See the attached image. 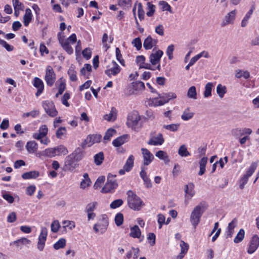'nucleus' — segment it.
I'll return each mask as SVG.
<instances>
[{
  "instance_id": "obj_1",
  "label": "nucleus",
  "mask_w": 259,
  "mask_h": 259,
  "mask_svg": "<svg viewBox=\"0 0 259 259\" xmlns=\"http://www.w3.org/2000/svg\"><path fill=\"white\" fill-rule=\"evenodd\" d=\"M126 195L127 205L131 209L135 211H139L142 207L145 205L140 197L133 191H127Z\"/></svg>"
},
{
  "instance_id": "obj_2",
  "label": "nucleus",
  "mask_w": 259,
  "mask_h": 259,
  "mask_svg": "<svg viewBox=\"0 0 259 259\" xmlns=\"http://www.w3.org/2000/svg\"><path fill=\"white\" fill-rule=\"evenodd\" d=\"M206 209V206L203 202H200L194 207L190 215V221L194 228H196L199 223L200 219Z\"/></svg>"
},
{
  "instance_id": "obj_3",
  "label": "nucleus",
  "mask_w": 259,
  "mask_h": 259,
  "mask_svg": "<svg viewBox=\"0 0 259 259\" xmlns=\"http://www.w3.org/2000/svg\"><path fill=\"white\" fill-rule=\"evenodd\" d=\"M142 119L138 111H134L130 113L127 115L126 125L128 127H131L133 129L136 128L139 122Z\"/></svg>"
},
{
  "instance_id": "obj_4",
  "label": "nucleus",
  "mask_w": 259,
  "mask_h": 259,
  "mask_svg": "<svg viewBox=\"0 0 259 259\" xmlns=\"http://www.w3.org/2000/svg\"><path fill=\"white\" fill-rule=\"evenodd\" d=\"M73 158L69 154L67 156L64 160V164L62 168V170L70 172L74 171L75 169L78 166V164Z\"/></svg>"
},
{
  "instance_id": "obj_5",
  "label": "nucleus",
  "mask_w": 259,
  "mask_h": 259,
  "mask_svg": "<svg viewBox=\"0 0 259 259\" xmlns=\"http://www.w3.org/2000/svg\"><path fill=\"white\" fill-rule=\"evenodd\" d=\"M42 106L46 112L51 117H55L57 115L58 111L55 108L54 103L48 100L44 101Z\"/></svg>"
},
{
  "instance_id": "obj_6",
  "label": "nucleus",
  "mask_w": 259,
  "mask_h": 259,
  "mask_svg": "<svg viewBox=\"0 0 259 259\" xmlns=\"http://www.w3.org/2000/svg\"><path fill=\"white\" fill-rule=\"evenodd\" d=\"M45 79L47 85L50 87L53 86L55 81L56 74L51 66H48L46 68Z\"/></svg>"
},
{
  "instance_id": "obj_7",
  "label": "nucleus",
  "mask_w": 259,
  "mask_h": 259,
  "mask_svg": "<svg viewBox=\"0 0 259 259\" xmlns=\"http://www.w3.org/2000/svg\"><path fill=\"white\" fill-rule=\"evenodd\" d=\"M58 39L60 44L63 49L69 55H71L73 52V49L69 45L68 40H65L64 36H61V32H59L57 34Z\"/></svg>"
},
{
  "instance_id": "obj_8",
  "label": "nucleus",
  "mask_w": 259,
  "mask_h": 259,
  "mask_svg": "<svg viewBox=\"0 0 259 259\" xmlns=\"http://www.w3.org/2000/svg\"><path fill=\"white\" fill-rule=\"evenodd\" d=\"M259 246V237L256 235H254L249 244V246L247 249V252L249 254H252L255 252Z\"/></svg>"
},
{
  "instance_id": "obj_9",
  "label": "nucleus",
  "mask_w": 259,
  "mask_h": 259,
  "mask_svg": "<svg viewBox=\"0 0 259 259\" xmlns=\"http://www.w3.org/2000/svg\"><path fill=\"white\" fill-rule=\"evenodd\" d=\"M33 85L37 89L35 96L36 97L39 96L44 90V84L42 80L39 78L35 77L33 79Z\"/></svg>"
},
{
  "instance_id": "obj_10",
  "label": "nucleus",
  "mask_w": 259,
  "mask_h": 259,
  "mask_svg": "<svg viewBox=\"0 0 259 259\" xmlns=\"http://www.w3.org/2000/svg\"><path fill=\"white\" fill-rule=\"evenodd\" d=\"M141 151H142V154L143 155L144 165H149L154 159V156L147 149L142 148L141 149Z\"/></svg>"
},
{
  "instance_id": "obj_11",
  "label": "nucleus",
  "mask_w": 259,
  "mask_h": 259,
  "mask_svg": "<svg viewBox=\"0 0 259 259\" xmlns=\"http://www.w3.org/2000/svg\"><path fill=\"white\" fill-rule=\"evenodd\" d=\"M163 55V52L160 50H158L154 53H151L149 56L150 62L153 65L158 63Z\"/></svg>"
},
{
  "instance_id": "obj_12",
  "label": "nucleus",
  "mask_w": 259,
  "mask_h": 259,
  "mask_svg": "<svg viewBox=\"0 0 259 259\" xmlns=\"http://www.w3.org/2000/svg\"><path fill=\"white\" fill-rule=\"evenodd\" d=\"M164 142V139L162 134L159 133L157 136L151 137L147 142V143L150 145L157 146L161 145Z\"/></svg>"
},
{
  "instance_id": "obj_13",
  "label": "nucleus",
  "mask_w": 259,
  "mask_h": 259,
  "mask_svg": "<svg viewBox=\"0 0 259 259\" xmlns=\"http://www.w3.org/2000/svg\"><path fill=\"white\" fill-rule=\"evenodd\" d=\"M130 138V135L128 134H124L120 136L112 141L113 145L115 147H119L122 144L127 142Z\"/></svg>"
},
{
  "instance_id": "obj_14",
  "label": "nucleus",
  "mask_w": 259,
  "mask_h": 259,
  "mask_svg": "<svg viewBox=\"0 0 259 259\" xmlns=\"http://www.w3.org/2000/svg\"><path fill=\"white\" fill-rule=\"evenodd\" d=\"M118 187L117 182H109L107 181L106 183L101 190L103 193H108L115 189Z\"/></svg>"
},
{
  "instance_id": "obj_15",
  "label": "nucleus",
  "mask_w": 259,
  "mask_h": 259,
  "mask_svg": "<svg viewBox=\"0 0 259 259\" xmlns=\"http://www.w3.org/2000/svg\"><path fill=\"white\" fill-rule=\"evenodd\" d=\"M84 151L80 147H77L75 150L70 155L77 162L80 161L83 157Z\"/></svg>"
},
{
  "instance_id": "obj_16",
  "label": "nucleus",
  "mask_w": 259,
  "mask_h": 259,
  "mask_svg": "<svg viewBox=\"0 0 259 259\" xmlns=\"http://www.w3.org/2000/svg\"><path fill=\"white\" fill-rule=\"evenodd\" d=\"M235 10H233L227 14L225 17L224 21L223 22L222 26H224L229 24L233 23L235 19Z\"/></svg>"
},
{
  "instance_id": "obj_17",
  "label": "nucleus",
  "mask_w": 259,
  "mask_h": 259,
  "mask_svg": "<svg viewBox=\"0 0 259 259\" xmlns=\"http://www.w3.org/2000/svg\"><path fill=\"white\" fill-rule=\"evenodd\" d=\"M255 9V7L254 5H251L250 10L247 12L245 16L243 18L241 22V26L242 27H245L248 24V21L249 18H250L251 15L252 14L253 11Z\"/></svg>"
},
{
  "instance_id": "obj_18",
  "label": "nucleus",
  "mask_w": 259,
  "mask_h": 259,
  "mask_svg": "<svg viewBox=\"0 0 259 259\" xmlns=\"http://www.w3.org/2000/svg\"><path fill=\"white\" fill-rule=\"evenodd\" d=\"M134 160L135 157L134 155H130L128 156L124 165H123V168L126 170V172H129L132 169L134 165Z\"/></svg>"
},
{
  "instance_id": "obj_19",
  "label": "nucleus",
  "mask_w": 259,
  "mask_h": 259,
  "mask_svg": "<svg viewBox=\"0 0 259 259\" xmlns=\"http://www.w3.org/2000/svg\"><path fill=\"white\" fill-rule=\"evenodd\" d=\"M32 16L31 10L29 8H27L23 16V23L25 26L27 27L29 25L32 20Z\"/></svg>"
},
{
  "instance_id": "obj_20",
  "label": "nucleus",
  "mask_w": 259,
  "mask_h": 259,
  "mask_svg": "<svg viewBox=\"0 0 259 259\" xmlns=\"http://www.w3.org/2000/svg\"><path fill=\"white\" fill-rule=\"evenodd\" d=\"M31 243L30 240L25 237H22L15 241L10 242V245H15L16 247H19L22 245L29 244Z\"/></svg>"
},
{
  "instance_id": "obj_21",
  "label": "nucleus",
  "mask_w": 259,
  "mask_h": 259,
  "mask_svg": "<svg viewBox=\"0 0 259 259\" xmlns=\"http://www.w3.org/2000/svg\"><path fill=\"white\" fill-rule=\"evenodd\" d=\"M39 176V172L37 170H32L24 172L22 175V178L24 180L36 179Z\"/></svg>"
},
{
  "instance_id": "obj_22",
  "label": "nucleus",
  "mask_w": 259,
  "mask_h": 259,
  "mask_svg": "<svg viewBox=\"0 0 259 259\" xmlns=\"http://www.w3.org/2000/svg\"><path fill=\"white\" fill-rule=\"evenodd\" d=\"M130 236L134 238H139L141 235V230L138 225H135L130 228Z\"/></svg>"
},
{
  "instance_id": "obj_23",
  "label": "nucleus",
  "mask_w": 259,
  "mask_h": 259,
  "mask_svg": "<svg viewBox=\"0 0 259 259\" xmlns=\"http://www.w3.org/2000/svg\"><path fill=\"white\" fill-rule=\"evenodd\" d=\"M26 148L29 153H34L38 148L37 144L34 141L27 142Z\"/></svg>"
},
{
  "instance_id": "obj_24",
  "label": "nucleus",
  "mask_w": 259,
  "mask_h": 259,
  "mask_svg": "<svg viewBox=\"0 0 259 259\" xmlns=\"http://www.w3.org/2000/svg\"><path fill=\"white\" fill-rule=\"evenodd\" d=\"M121 68L120 66H113L110 69H108L105 70V74L109 77H111V75L114 76L117 75L120 71Z\"/></svg>"
},
{
  "instance_id": "obj_25",
  "label": "nucleus",
  "mask_w": 259,
  "mask_h": 259,
  "mask_svg": "<svg viewBox=\"0 0 259 259\" xmlns=\"http://www.w3.org/2000/svg\"><path fill=\"white\" fill-rule=\"evenodd\" d=\"M67 73L71 81H76L77 80L76 71L75 70V66L73 64L69 67Z\"/></svg>"
},
{
  "instance_id": "obj_26",
  "label": "nucleus",
  "mask_w": 259,
  "mask_h": 259,
  "mask_svg": "<svg viewBox=\"0 0 259 259\" xmlns=\"http://www.w3.org/2000/svg\"><path fill=\"white\" fill-rule=\"evenodd\" d=\"M155 156L159 158L161 160H163L165 163L167 164L169 162V159L167 153L162 150L158 151L156 154Z\"/></svg>"
},
{
  "instance_id": "obj_27",
  "label": "nucleus",
  "mask_w": 259,
  "mask_h": 259,
  "mask_svg": "<svg viewBox=\"0 0 259 259\" xmlns=\"http://www.w3.org/2000/svg\"><path fill=\"white\" fill-rule=\"evenodd\" d=\"M116 115L117 110L114 107H112L110 113L108 114H106L104 116V119L109 121L112 120H114L116 118Z\"/></svg>"
},
{
  "instance_id": "obj_28",
  "label": "nucleus",
  "mask_w": 259,
  "mask_h": 259,
  "mask_svg": "<svg viewBox=\"0 0 259 259\" xmlns=\"http://www.w3.org/2000/svg\"><path fill=\"white\" fill-rule=\"evenodd\" d=\"M83 178L81 183H80V188L82 189H84L87 187H88L91 184V180L89 177V175L87 173H84L83 175Z\"/></svg>"
},
{
  "instance_id": "obj_29",
  "label": "nucleus",
  "mask_w": 259,
  "mask_h": 259,
  "mask_svg": "<svg viewBox=\"0 0 259 259\" xmlns=\"http://www.w3.org/2000/svg\"><path fill=\"white\" fill-rule=\"evenodd\" d=\"M143 47L146 50L151 49L153 47V39L151 35L148 36L144 40Z\"/></svg>"
},
{
  "instance_id": "obj_30",
  "label": "nucleus",
  "mask_w": 259,
  "mask_h": 259,
  "mask_svg": "<svg viewBox=\"0 0 259 259\" xmlns=\"http://www.w3.org/2000/svg\"><path fill=\"white\" fill-rule=\"evenodd\" d=\"M213 84L212 82H209L207 83L205 86V90L203 93L204 98H208L211 96V91Z\"/></svg>"
},
{
  "instance_id": "obj_31",
  "label": "nucleus",
  "mask_w": 259,
  "mask_h": 259,
  "mask_svg": "<svg viewBox=\"0 0 259 259\" xmlns=\"http://www.w3.org/2000/svg\"><path fill=\"white\" fill-rule=\"evenodd\" d=\"M94 162L97 165H100L104 159V155L103 152H100L94 155Z\"/></svg>"
},
{
  "instance_id": "obj_32",
  "label": "nucleus",
  "mask_w": 259,
  "mask_h": 259,
  "mask_svg": "<svg viewBox=\"0 0 259 259\" xmlns=\"http://www.w3.org/2000/svg\"><path fill=\"white\" fill-rule=\"evenodd\" d=\"M165 95L167 96V99L165 101H158L157 103L156 104V106H162L164 104L168 103L170 100L175 99L177 97V95L174 93H165Z\"/></svg>"
},
{
  "instance_id": "obj_33",
  "label": "nucleus",
  "mask_w": 259,
  "mask_h": 259,
  "mask_svg": "<svg viewBox=\"0 0 259 259\" xmlns=\"http://www.w3.org/2000/svg\"><path fill=\"white\" fill-rule=\"evenodd\" d=\"M132 89L135 91L142 90L145 89V84L141 81H134L132 83Z\"/></svg>"
},
{
  "instance_id": "obj_34",
  "label": "nucleus",
  "mask_w": 259,
  "mask_h": 259,
  "mask_svg": "<svg viewBox=\"0 0 259 259\" xmlns=\"http://www.w3.org/2000/svg\"><path fill=\"white\" fill-rule=\"evenodd\" d=\"M55 148L58 156L65 155L68 153L67 149L64 145H59L55 147Z\"/></svg>"
},
{
  "instance_id": "obj_35",
  "label": "nucleus",
  "mask_w": 259,
  "mask_h": 259,
  "mask_svg": "<svg viewBox=\"0 0 259 259\" xmlns=\"http://www.w3.org/2000/svg\"><path fill=\"white\" fill-rule=\"evenodd\" d=\"M190 108L188 107L185 109L182 115H181V118L184 121H187L191 119L194 116V113L189 112Z\"/></svg>"
},
{
  "instance_id": "obj_36",
  "label": "nucleus",
  "mask_w": 259,
  "mask_h": 259,
  "mask_svg": "<svg viewBox=\"0 0 259 259\" xmlns=\"http://www.w3.org/2000/svg\"><path fill=\"white\" fill-rule=\"evenodd\" d=\"M88 137H90L91 138V142L92 146L95 144L101 142L102 139V135L101 134H90L88 136Z\"/></svg>"
},
{
  "instance_id": "obj_37",
  "label": "nucleus",
  "mask_w": 259,
  "mask_h": 259,
  "mask_svg": "<svg viewBox=\"0 0 259 259\" xmlns=\"http://www.w3.org/2000/svg\"><path fill=\"white\" fill-rule=\"evenodd\" d=\"M257 163L255 162H252L248 169L246 170V174L244 175L249 178L254 172L257 167Z\"/></svg>"
},
{
  "instance_id": "obj_38",
  "label": "nucleus",
  "mask_w": 259,
  "mask_h": 259,
  "mask_svg": "<svg viewBox=\"0 0 259 259\" xmlns=\"http://www.w3.org/2000/svg\"><path fill=\"white\" fill-rule=\"evenodd\" d=\"M187 97L189 98L196 99H197V92L195 86H191L188 90Z\"/></svg>"
},
{
  "instance_id": "obj_39",
  "label": "nucleus",
  "mask_w": 259,
  "mask_h": 259,
  "mask_svg": "<svg viewBox=\"0 0 259 259\" xmlns=\"http://www.w3.org/2000/svg\"><path fill=\"white\" fill-rule=\"evenodd\" d=\"M178 154L182 157H187L191 155L185 145H182L180 147Z\"/></svg>"
},
{
  "instance_id": "obj_40",
  "label": "nucleus",
  "mask_w": 259,
  "mask_h": 259,
  "mask_svg": "<svg viewBox=\"0 0 259 259\" xmlns=\"http://www.w3.org/2000/svg\"><path fill=\"white\" fill-rule=\"evenodd\" d=\"M66 245V240L65 238H62L59 239L54 245L53 247L56 250H58L64 248Z\"/></svg>"
},
{
  "instance_id": "obj_41",
  "label": "nucleus",
  "mask_w": 259,
  "mask_h": 259,
  "mask_svg": "<svg viewBox=\"0 0 259 259\" xmlns=\"http://www.w3.org/2000/svg\"><path fill=\"white\" fill-rule=\"evenodd\" d=\"M227 92V88L225 85L219 84L217 87V93L220 98H223Z\"/></svg>"
},
{
  "instance_id": "obj_42",
  "label": "nucleus",
  "mask_w": 259,
  "mask_h": 259,
  "mask_svg": "<svg viewBox=\"0 0 259 259\" xmlns=\"http://www.w3.org/2000/svg\"><path fill=\"white\" fill-rule=\"evenodd\" d=\"M244 235H245L244 230L243 229H240V230L238 232L237 235L234 239V243H238L241 242L244 237Z\"/></svg>"
},
{
  "instance_id": "obj_43",
  "label": "nucleus",
  "mask_w": 259,
  "mask_h": 259,
  "mask_svg": "<svg viewBox=\"0 0 259 259\" xmlns=\"http://www.w3.org/2000/svg\"><path fill=\"white\" fill-rule=\"evenodd\" d=\"M123 220L124 217L122 213L118 212L115 215L114 221L117 226H120L123 224Z\"/></svg>"
},
{
  "instance_id": "obj_44",
  "label": "nucleus",
  "mask_w": 259,
  "mask_h": 259,
  "mask_svg": "<svg viewBox=\"0 0 259 259\" xmlns=\"http://www.w3.org/2000/svg\"><path fill=\"white\" fill-rule=\"evenodd\" d=\"M194 185L193 183H190L185 186V192L186 195H189L192 197L194 195L193 189Z\"/></svg>"
},
{
  "instance_id": "obj_45",
  "label": "nucleus",
  "mask_w": 259,
  "mask_h": 259,
  "mask_svg": "<svg viewBox=\"0 0 259 259\" xmlns=\"http://www.w3.org/2000/svg\"><path fill=\"white\" fill-rule=\"evenodd\" d=\"M138 15L139 19L140 21H142L144 19L145 17V11L143 9L142 4L141 3L138 4Z\"/></svg>"
},
{
  "instance_id": "obj_46",
  "label": "nucleus",
  "mask_w": 259,
  "mask_h": 259,
  "mask_svg": "<svg viewBox=\"0 0 259 259\" xmlns=\"http://www.w3.org/2000/svg\"><path fill=\"white\" fill-rule=\"evenodd\" d=\"M123 203V201L121 199H118L112 201L110 204V207L112 209H115L121 206Z\"/></svg>"
},
{
  "instance_id": "obj_47",
  "label": "nucleus",
  "mask_w": 259,
  "mask_h": 259,
  "mask_svg": "<svg viewBox=\"0 0 259 259\" xmlns=\"http://www.w3.org/2000/svg\"><path fill=\"white\" fill-rule=\"evenodd\" d=\"M105 180V176H102L99 177L94 185V188L95 189H97L101 187V185L104 182Z\"/></svg>"
},
{
  "instance_id": "obj_48",
  "label": "nucleus",
  "mask_w": 259,
  "mask_h": 259,
  "mask_svg": "<svg viewBox=\"0 0 259 259\" xmlns=\"http://www.w3.org/2000/svg\"><path fill=\"white\" fill-rule=\"evenodd\" d=\"M132 44L136 48L137 50L139 51L141 49L142 45L141 38L139 37L134 39L132 42Z\"/></svg>"
},
{
  "instance_id": "obj_49",
  "label": "nucleus",
  "mask_w": 259,
  "mask_h": 259,
  "mask_svg": "<svg viewBox=\"0 0 259 259\" xmlns=\"http://www.w3.org/2000/svg\"><path fill=\"white\" fill-rule=\"evenodd\" d=\"M179 126V124H170L168 125H164L163 127L164 128L167 130L175 132L178 131Z\"/></svg>"
},
{
  "instance_id": "obj_50",
  "label": "nucleus",
  "mask_w": 259,
  "mask_h": 259,
  "mask_svg": "<svg viewBox=\"0 0 259 259\" xmlns=\"http://www.w3.org/2000/svg\"><path fill=\"white\" fill-rule=\"evenodd\" d=\"M159 5L161 6L163 11H167L171 13V8L170 6L165 1H161L159 2Z\"/></svg>"
},
{
  "instance_id": "obj_51",
  "label": "nucleus",
  "mask_w": 259,
  "mask_h": 259,
  "mask_svg": "<svg viewBox=\"0 0 259 259\" xmlns=\"http://www.w3.org/2000/svg\"><path fill=\"white\" fill-rule=\"evenodd\" d=\"M118 4L120 7L129 8L132 6V0H118Z\"/></svg>"
},
{
  "instance_id": "obj_52",
  "label": "nucleus",
  "mask_w": 259,
  "mask_h": 259,
  "mask_svg": "<svg viewBox=\"0 0 259 259\" xmlns=\"http://www.w3.org/2000/svg\"><path fill=\"white\" fill-rule=\"evenodd\" d=\"M62 224L64 225L63 228L65 229L68 227L69 229L72 230L75 227V224L73 221L65 220L62 222Z\"/></svg>"
},
{
  "instance_id": "obj_53",
  "label": "nucleus",
  "mask_w": 259,
  "mask_h": 259,
  "mask_svg": "<svg viewBox=\"0 0 259 259\" xmlns=\"http://www.w3.org/2000/svg\"><path fill=\"white\" fill-rule=\"evenodd\" d=\"M174 45L171 44L169 45L166 49V53L169 60H172L173 59V52L174 51Z\"/></svg>"
},
{
  "instance_id": "obj_54",
  "label": "nucleus",
  "mask_w": 259,
  "mask_h": 259,
  "mask_svg": "<svg viewBox=\"0 0 259 259\" xmlns=\"http://www.w3.org/2000/svg\"><path fill=\"white\" fill-rule=\"evenodd\" d=\"M83 57L86 59L89 60L92 56V50L90 48H87L82 51Z\"/></svg>"
},
{
  "instance_id": "obj_55",
  "label": "nucleus",
  "mask_w": 259,
  "mask_h": 259,
  "mask_svg": "<svg viewBox=\"0 0 259 259\" xmlns=\"http://www.w3.org/2000/svg\"><path fill=\"white\" fill-rule=\"evenodd\" d=\"M114 133H116L115 130L112 128L108 129L106 132L103 137V139L104 140H109L110 138L113 136V134Z\"/></svg>"
},
{
  "instance_id": "obj_56",
  "label": "nucleus",
  "mask_w": 259,
  "mask_h": 259,
  "mask_svg": "<svg viewBox=\"0 0 259 259\" xmlns=\"http://www.w3.org/2000/svg\"><path fill=\"white\" fill-rule=\"evenodd\" d=\"M3 198L10 203H12L14 201L13 196L9 193L5 192L3 193Z\"/></svg>"
},
{
  "instance_id": "obj_57",
  "label": "nucleus",
  "mask_w": 259,
  "mask_h": 259,
  "mask_svg": "<svg viewBox=\"0 0 259 259\" xmlns=\"http://www.w3.org/2000/svg\"><path fill=\"white\" fill-rule=\"evenodd\" d=\"M147 5L148 7V11L147 12L146 14L148 17H151L153 15L155 10V6L151 4L150 2L147 3Z\"/></svg>"
},
{
  "instance_id": "obj_58",
  "label": "nucleus",
  "mask_w": 259,
  "mask_h": 259,
  "mask_svg": "<svg viewBox=\"0 0 259 259\" xmlns=\"http://www.w3.org/2000/svg\"><path fill=\"white\" fill-rule=\"evenodd\" d=\"M60 227V225L59 221L55 220L51 224V231L54 233H56L58 231Z\"/></svg>"
},
{
  "instance_id": "obj_59",
  "label": "nucleus",
  "mask_w": 259,
  "mask_h": 259,
  "mask_svg": "<svg viewBox=\"0 0 259 259\" xmlns=\"http://www.w3.org/2000/svg\"><path fill=\"white\" fill-rule=\"evenodd\" d=\"M181 252V254H186L189 248V245L188 243L185 242L184 241L181 240L180 243Z\"/></svg>"
},
{
  "instance_id": "obj_60",
  "label": "nucleus",
  "mask_w": 259,
  "mask_h": 259,
  "mask_svg": "<svg viewBox=\"0 0 259 259\" xmlns=\"http://www.w3.org/2000/svg\"><path fill=\"white\" fill-rule=\"evenodd\" d=\"M66 133V129L65 127H60L56 131V135L58 139H61L62 136Z\"/></svg>"
},
{
  "instance_id": "obj_61",
  "label": "nucleus",
  "mask_w": 259,
  "mask_h": 259,
  "mask_svg": "<svg viewBox=\"0 0 259 259\" xmlns=\"http://www.w3.org/2000/svg\"><path fill=\"white\" fill-rule=\"evenodd\" d=\"M248 178L243 175L242 178L239 180V188L241 190L244 188L245 185L247 183Z\"/></svg>"
},
{
  "instance_id": "obj_62",
  "label": "nucleus",
  "mask_w": 259,
  "mask_h": 259,
  "mask_svg": "<svg viewBox=\"0 0 259 259\" xmlns=\"http://www.w3.org/2000/svg\"><path fill=\"white\" fill-rule=\"evenodd\" d=\"M70 98V94L67 93V92H66L63 96L62 97V104L65 105V106L66 107H69V103L68 102L67 100L68 99H69Z\"/></svg>"
},
{
  "instance_id": "obj_63",
  "label": "nucleus",
  "mask_w": 259,
  "mask_h": 259,
  "mask_svg": "<svg viewBox=\"0 0 259 259\" xmlns=\"http://www.w3.org/2000/svg\"><path fill=\"white\" fill-rule=\"evenodd\" d=\"M52 151L53 149H52V148H47L45 150L41 151V155L45 157H53Z\"/></svg>"
},
{
  "instance_id": "obj_64",
  "label": "nucleus",
  "mask_w": 259,
  "mask_h": 259,
  "mask_svg": "<svg viewBox=\"0 0 259 259\" xmlns=\"http://www.w3.org/2000/svg\"><path fill=\"white\" fill-rule=\"evenodd\" d=\"M87 145L88 147H91L92 146L90 137L87 136L86 139H84L83 141L81 143V144H80V146L81 147V148L82 150L83 149H85L87 147Z\"/></svg>"
}]
</instances>
